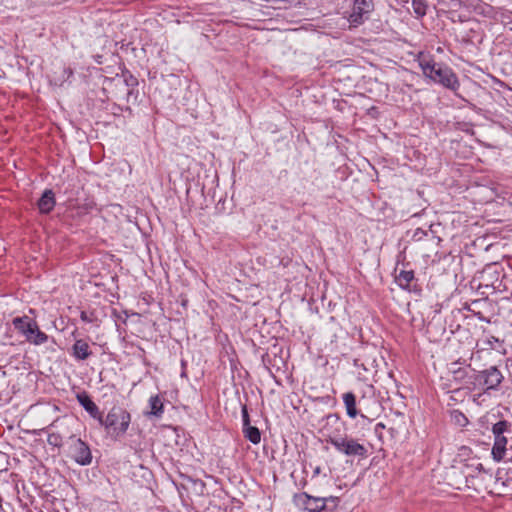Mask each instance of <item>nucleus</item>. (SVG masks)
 I'll list each match as a JSON object with an SVG mask.
<instances>
[{
  "label": "nucleus",
  "instance_id": "nucleus-16",
  "mask_svg": "<svg viewBox=\"0 0 512 512\" xmlns=\"http://www.w3.org/2000/svg\"><path fill=\"white\" fill-rule=\"evenodd\" d=\"M150 414L154 416H161L163 413V402L158 395L152 396L149 400Z\"/></svg>",
  "mask_w": 512,
  "mask_h": 512
},
{
  "label": "nucleus",
  "instance_id": "nucleus-13",
  "mask_svg": "<svg viewBox=\"0 0 512 512\" xmlns=\"http://www.w3.org/2000/svg\"><path fill=\"white\" fill-rule=\"evenodd\" d=\"M73 356L78 360H85L91 355L89 344L82 340H76L73 347Z\"/></svg>",
  "mask_w": 512,
  "mask_h": 512
},
{
  "label": "nucleus",
  "instance_id": "nucleus-12",
  "mask_svg": "<svg viewBox=\"0 0 512 512\" xmlns=\"http://www.w3.org/2000/svg\"><path fill=\"white\" fill-rule=\"evenodd\" d=\"M55 206V198L52 190H45L38 201L39 210L42 213H49Z\"/></svg>",
  "mask_w": 512,
  "mask_h": 512
},
{
  "label": "nucleus",
  "instance_id": "nucleus-14",
  "mask_svg": "<svg viewBox=\"0 0 512 512\" xmlns=\"http://www.w3.org/2000/svg\"><path fill=\"white\" fill-rule=\"evenodd\" d=\"M343 402L346 407L347 415L351 418H355L358 414L355 395L352 392L345 393L343 395Z\"/></svg>",
  "mask_w": 512,
  "mask_h": 512
},
{
  "label": "nucleus",
  "instance_id": "nucleus-4",
  "mask_svg": "<svg viewBox=\"0 0 512 512\" xmlns=\"http://www.w3.org/2000/svg\"><path fill=\"white\" fill-rule=\"evenodd\" d=\"M15 329L23 334L26 340L35 345L43 344L47 341L48 336L40 331L37 323L28 316L16 317L12 321Z\"/></svg>",
  "mask_w": 512,
  "mask_h": 512
},
{
  "label": "nucleus",
  "instance_id": "nucleus-1",
  "mask_svg": "<svg viewBox=\"0 0 512 512\" xmlns=\"http://www.w3.org/2000/svg\"><path fill=\"white\" fill-rule=\"evenodd\" d=\"M419 65L423 74L444 87L457 91L460 87L459 80L451 68L442 66L429 59H421Z\"/></svg>",
  "mask_w": 512,
  "mask_h": 512
},
{
  "label": "nucleus",
  "instance_id": "nucleus-24",
  "mask_svg": "<svg viewBox=\"0 0 512 512\" xmlns=\"http://www.w3.org/2000/svg\"><path fill=\"white\" fill-rule=\"evenodd\" d=\"M320 473V467H317L315 470H314V475H317Z\"/></svg>",
  "mask_w": 512,
  "mask_h": 512
},
{
  "label": "nucleus",
  "instance_id": "nucleus-30",
  "mask_svg": "<svg viewBox=\"0 0 512 512\" xmlns=\"http://www.w3.org/2000/svg\"><path fill=\"white\" fill-rule=\"evenodd\" d=\"M377 426L384 427V425L382 423H378Z\"/></svg>",
  "mask_w": 512,
  "mask_h": 512
},
{
  "label": "nucleus",
  "instance_id": "nucleus-15",
  "mask_svg": "<svg viewBox=\"0 0 512 512\" xmlns=\"http://www.w3.org/2000/svg\"><path fill=\"white\" fill-rule=\"evenodd\" d=\"M414 280V272L412 270L405 271L402 270L396 276V282L403 289H409L411 282Z\"/></svg>",
  "mask_w": 512,
  "mask_h": 512
},
{
  "label": "nucleus",
  "instance_id": "nucleus-7",
  "mask_svg": "<svg viewBox=\"0 0 512 512\" xmlns=\"http://www.w3.org/2000/svg\"><path fill=\"white\" fill-rule=\"evenodd\" d=\"M71 457L80 465H88L92 461V455L89 446L80 438H70Z\"/></svg>",
  "mask_w": 512,
  "mask_h": 512
},
{
  "label": "nucleus",
  "instance_id": "nucleus-11",
  "mask_svg": "<svg viewBox=\"0 0 512 512\" xmlns=\"http://www.w3.org/2000/svg\"><path fill=\"white\" fill-rule=\"evenodd\" d=\"M243 432L253 444H256V427L250 425V418L246 406L242 407Z\"/></svg>",
  "mask_w": 512,
  "mask_h": 512
},
{
  "label": "nucleus",
  "instance_id": "nucleus-10",
  "mask_svg": "<svg viewBox=\"0 0 512 512\" xmlns=\"http://www.w3.org/2000/svg\"><path fill=\"white\" fill-rule=\"evenodd\" d=\"M77 400L84 407V409L95 419H100L101 412L97 405L91 400L88 394L85 392L77 395Z\"/></svg>",
  "mask_w": 512,
  "mask_h": 512
},
{
  "label": "nucleus",
  "instance_id": "nucleus-19",
  "mask_svg": "<svg viewBox=\"0 0 512 512\" xmlns=\"http://www.w3.org/2000/svg\"><path fill=\"white\" fill-rule=\"evenodd\" d=\"M458 364L459 361L453 362L451 364V371L455 374L456 378L463 377V375L465 374V372L461 368L457 367Z\"/></svg>",
  "mask_w": 512,
  "mask_h": 512
},
{
  "label": "nucleus",
  "instance_id": "nucleus-21",
  "mask_svg": "<svg viewBox=\"0 0 512 512\" xmlns=\"http://www.w3.org/2000/svg\"><path fill=\"white\" fill-rule=\"evenodd\" d=\"M58 439H59V436L56 435V434H51L49 435L48 437V442L52 445H55L57 446L58 445Z\"/></svg>",
  "mask_w": 512,
  "mask_h": 512
},
{
  "label": "nucleus",
  "instance_id": "nucleus-9",
  "mask_svg": "<svg viewBox=\"0 0 512 512\" xmlns=\"http://www.w3.org/2000/svg\"><path fill=\"white\" fill-rule=\"evenodd\" d=\"M507 438L504 435L494 436V445L492 448L493 459L500 462L504 459L506 454Z\"/></svg>",
  "mask_w": 512,
  "mask_h": 512
},
{
  "label": "nucleus",
  "instance_id": "nucleus-17",
  "mask_svg": "<svg viewBox=\"0 0 512 512\" xmlns=\"http://www.w3.org/2000/svg\"><path fill=\"white\" fill-rule=\"evenodd\" d=\"M412 7L418 17H423L426 14L427 4L425 0H412Z\"/></svg>",
  "mask_w": 512,
  "mask_h": 512
},
{
  "label": "nucleus",
  "instance_id": "nucleus-28",
  "mask_svg": "<svg viewBox=\"0 0 512 512\" xmlns=\"http://www.w3.org/2000/svg\"><path fill=\"white\" fill-rule=\"evenodd\" d=\"M257 437H258V443H259V442H260V438H261V435H260V431H259V430H258Z\"/></svg>",
  "mask_w": 512,
  "mask_h": 512
},
{
  "label": "nucleus",
  "instance_id": "nucleus-29",
  "mask_svg": "<svg viewBox=\"0 0 512 512\" xmlns=\"http://www.w3.org/2000/svg\"><path fill=\"white\" fill-rule=\"evenodd\" d=\"M262 361L265 363V356L262 355Z\"/></svg>",
  "mask_w": 512,
  "mask_h": 512
},
{
  "label": "nucleus",
  "instance_id": "nucleus-26",
  "mask_svg": "<svg viewBox=\"0 0 512 512\" xmlns=\"http://www.w3.org/2000/svg\"><path fill=\"white\" fill-rule=\"evenodd\" d=\"M421 234H424V231H421V233L417 231L414 236H421Z\"/></svg>",
  "mask_w": 512,
  "mask_h": 512
},
{
  "label": "nucleus",
  "instance_id": "nucleus-8",
  "mask_svg": "<svg viewBox=\"0 0 512 512\" xmlns=\"http://www.w3.org/2000/svg\"><path fill=\"white\" fill-rule=\"evenodd\" d=\"M503 378L502 373L495 366L478 372L475 375V381L483 384L487 389H496L501 384Z\"/></svg>",
  "mask_w": 512,
  "mask_h": 512
},
{
  "label": "nucleus",
  "instance_id": "nucleus-6",
  "mask_svg": "<svg viewBox=\"0 0 512 512\" xmlns=\"http://www.w3.org/2000/svg\"><path fill=\"white\" fill-rule=\"evenodd\" d=\"M352 9L347 20L351 26L357 27L369 18V14L374 9L373 0H351Z\"/></svg>",
  "mask_w": 512,
  "mask_h": 512
},
{
  "label": "nucleus",
  "instance_id": "nucleus-3",
  "mask_svg": "<svg viewBox=\"0 0 512 512\" xmlns=\"http://www.w3.org/2000/svg\"><path fill=\"white\" fill-rule=\"evenodd\" d=\"M99 423L105 427L108 434L114 437L121 436L127 431L131 417L130 414L119 407L112 408L105 418L100 416Z\"/></svg>",
  "mask_w": 512,
  "mask_h": 512
},
{
  "label": "nucleus",
  "instance_id": "nucleus-27",
  "mask_svg": "<svg viewBox=\"0 0 512 512\" xmlns=\"http://www.w3.org/2000/svg\"><path fill=\"white\" fill-rule=\"evenodd\" d=\"M421 234H424V231H421V233L417 231L414 236H421Z\"/></svg>",
  "mask_w": 512,
  "mask_h": 512
},
{
  "label": "nucleus",
  "instance_id": "nucleus-18",
  "mask_svg": "<svg viewBox=\"0 0 512 512\" xmlns=\"http://www.w3.org/2000/svg\"><path fill=\"white\" fill-rule=\"evenodd\" d=\"M510 427V423L506 420L499 421L495 423L492 427V432L494 436L504 435L505 432L508 431Z\"/></svg>",
  "mask_w": 512,
  "mask_h": 512
},
{
  "label": "nucleus",
  "instance_id": "nucleus-22",
  "mask_svg": "<svg viewBox=\"0 0 512 512\" xmlns=\"http://www.w3.org/2000/svg\"><path fill=\"white\" fill-rule=\"evenodd\" d=\"M80 318L84 322H92V318L85 311L81 312Z\"/></svg>",
  "mask_w": 512,
  "mask_h": 512
},
{
  "label": "nucleus",
  "instance_id": "nucleus-20",
  "mask_svg": "<svg viewBox=\"0 0 512 512\" xmlns=\"http://www.w3.org/2000/svg\"><path fill=\"white\" fill-rule=\"evenodd\" d=\"M483 343L488 346L490 349H495V343H500V340L494 336H489L487 339L483 340Z\"/></svg>",
  "mask_w": 512,
  "mask_h": 512
},
{
  "label": "nucleus",
  "instance_id": "nucleus-25",
  "mask_svg": "<svg viewBox=\"0 0 512 512\" xmlns=\"http://www.w3.org/2000/svg\"><path fill=\"white\" fill-rule=\"evenodd\" d=\"M421 234H424V231H421V233L417 231L414 236H421Z\"/></svg>",
  "mask_w": 512,
  "mask_h": 512
},
{
  "label": "nucleus",
  "instance_id": "nucleus-2",
  "mask_svg": "<svg viewBox=\"0 0 512 512\" xmlns=\"http://www.w3.org/2000/svg\"><path fill=\"white\" fill-rule=\"evenodd\" d=\"M294 504L308 512H324L333 511L338 506L339 498L330 497H313L306 492L295 494L293 497Z\"/></svg>",
  "mask_w": 512,
  "mask_h": 512
},
{
  "label": "nucleus",
  "instance_id": "nucleus-23",
  "mask_svg": "<svg viewBox=\"0 0 512 512\" xmlns=\"http://www.w3.org/2000/svg\"><path fill=\"white\" fill-rule=\"evenodd\" d=\"M455 418H456V420H457L458 422H460V421H461V419H463L464 421H467L466 417H465L462 413H460V412H457V413H456Z\"/></svg>",
  "mask_w": 512,
  "mask_h": 512
},
{
  "label": "nucleus",
  "instance_id": "nucleus-5",
  "mask_svg": "<svg viewBox=\"0 0 512 512\" xmlns=\"http://www.w3.org/2000/svg\"><path fill=\"white\" fill-rule=\"evenodd\" d=\"M328 441L338 452L346 456L363 458L367 455L366 447L353 438L335 436L330 437Z\"/></svg>",
  "mask_w": 512,
  "mask_h": 512
}]
</instances>
